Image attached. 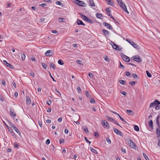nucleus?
<instances>
[{
  "label": "nucleus",
  "instance_id": "1",
  "mask_svg": "<svg viewBox=\"0 0 160 160\" xmlns=\"http://www.w3.org/2000/svg\"><path fill=\"white\" fill-rule=\"evenodd\" d=\"M116 1L123 10L128 13H129V12L127 9L126 5L122 2V0H116Z\"/></svg>",
  "mask_w": 160,
  "mask_h": 160
},
{
  "label": "nucleus",
  "instance_id": "2",
  "mask_svg": "<svg viewBox=\"0 0 160 160\" xmlns=\"http://www.w3.org/2000/svg\"><path fill=\"white\" fill-rule=\"evenodd\" d=\"M79 14L82 17V18L84 20L90 23H93V22L92 20L89 19L86 16L84 15L83 14L81 13H80Z\"/></svg>",
  "mask_w": 160,
  "mask_h": 160
},
{
  "label": "nucleus",
  "instance_id": "3",
  "mask_svg": "<svg viewBox=\"0 0 160 160\" xmlns=\"http://www.w3.org/2000/svg\"><path fill=\"white\" fill-rule=\"evenodd\" d=\"M160 104V102L157 100H155V101L151 103L149 105V107L151 108H153L157 105H158Z\"/></svg>",
  "mask_w": 160,
  "mask_h": 160
},
{
  "label": "nucleus",
  "instance_id": "4",
  "mask_svg": "<svg viewBox=\"0 0 160 160\" xmlns=\"http://www.w3.org/2000/svg\"><path fill=\"white\" fill-rule=\"evenodd\" d=\"M101 124L104 128H109L110 125L105 120L102 121L101 122Z\"/></svg>",
  "mask_w": 160,
  "mask_h": 160
},
{
  "label": "nucleus",
  "instance_id": "5",
  "mask_svg": "<svg viewBox=\"0 0 160 160\" xmlns=\"http://www.w3.org/2000/svg\"><path fill=\"white\" fill-rule=\"evenodd\" d=\"M126 41L131 44L134 48L138 49L139 48V46L134 42L131 41L129 39H126Z\"/></svg>",
  "mask_w": 160,
  "mask_h": 160
},
{
  "label": "nucleus",
  "instance_id": "6",
  "mask_svg": "<svg viewBox=\"0 0 160 160\" xmlns=\"http://www.w3.org/2000/svg\"><path fill=\"white\" fill-rule=\"evenodd\" d=\"M127 141L131 148H134L136 147V146L135 144L130 138H128L127 139Z\"/></svg>",
  "mask_w": 160,
  "mask_h": 160
},
{
  "label": "nucleus",
  "instance_id": "7",
  "mask_svg": "<svg viewBox=\"0 0 160 160\" xmlns=\"http://www.w3.org/2000/svg\"><path fill=\"white\" fill-rule=\"evenodd\" d=\"M112 44L111 45L112 46L113 48L117 50H118L120 51H121L122 50V49L121 48H119L118 45L115 43L114 42H111Z\"/></svg>",
  "mask_w": 160,
  "mask_h": 160
},
{
  "label": "nucleus",
  "instance_id": "8",
  "mask_svg": "<svg viewBox=\"0 0 160 160\" xmlns=\"http://www.w3.org/2000/svg\"><path fill=\"white\" fill-rule=\"evenodd\" d=\"M75 2L79 6L82 7L86 6V4L82 1L79 0H76Z\"/></svg>",
  "mask_w": 160,
  "mask_h": 160
},
{
  "label": "nucleus",
  "instance_id": "9",
  "mask_svg": "<svg viewBox=\"0 0 160 160\" xmlns=\"http://www.w3.org/2000/svg\"><path fill=\"white\" fill-rule=\"evenodd\" d=\"M133 60L135 61L138 62H141L142 60L140 57L138 55H136L133 57Z\"/></svg>",
  "mask_w": 160,
  "mask_h": 160
},
{
  "label": "nucleus",
  "instance_id": "10",
  "mask_svg": "<svg viewBox=\"0 0 160 160\" xmlns=\"http://www.w3.org/2000/svg\"><path fill=\"white\" fill-rule=\"evenodd\" d=\"M53 54V52L52 50L47 51L45 53V55L46 56H51Z\"/></svg>",
  "mask_w": 160,
  "mask_h": 160
},
{
  "label": "nucleus",
  "instance_id": "11",
  "mask_svg": "<svg viewBox=\"0 0 160 160\" xmlns=\"http://www.w3.org/2000/svg\"><path fill=\"white\" fill-rule=\"evenodd\" d=\"M122 57L123 60L125 61L126 62L129 61L130 59L128 57L126 56L123 54H122Z\"/></svg>",
  "mask_w": 160,
  "mask_h": 160
},
{
  "label": "nucleus",
  "instance_id": "12",
  "mask_svg": "<svg viewBox=\"0 0 160 160\" xmlns=\"http://www.w3.org/2000/svg\"><path fill=\"white\" fill-rule=\"evenodd\" d=\"M10 113L12 117H15L16 116L14 111L12 108H10Z\"/></svg>",
  "mask_w": 160,
  "mask_h": 160
},
{
  "label": "nucleus",
  "instance_id": "13",
  "mask_svg": "<svg viewBox=\"0 0 160 160\" xmlns=\"http://www.w3.org/2000/svg\"><path fill=\"white\" fill-rule=\"evenodd\" d=\"M103 25L106 26L107 28L109 29H112V27L111 26L110 24L106 22H103L102 23Z\"/></svg>",
  "mask_w": 160,
  "mask_h": 160
},
{
  "label": "nucleus",
  "instance_id": "14",
  "mask_svg": "<svg viewBox=\"0 0 160 160\" xmlns=\"http://www.w3.org/2000/svg\"><path fill=\"white\" fill-rule=\"evenodd\" d=\"M113 130L117 134L120 135L121 136H122V134L121 132V131L119 130H118L115 128H114L113 129Z\"/></svg>",
  "mask_w": 160,
  "mask_h": 160
},
{
  "label": "nucleus",
  "instance_id": "15",
  "mask_svg": "<svg viewBox=\"0 0 160 160\" xmlns=\"http://www.w3.org/2000/svg\"><path fill=\"white\" fill-rule=\"evenodd\" d=\"M4 63L8 67L11 68H13V67L11 64L8 63L6 61H3Z\"/></svg>",
  "mask_w": 160,
  "mask_h": 160
},
{
  "label": "nucleus",
  "instance_id": "16",
  "mask_svg": "<svg viewBox=\"0 0 160 160\" xmlns=\"http://www.w3.org/2000/svg\"><path fill=\"white\" fill-rule=\"evenodd\" d=\"M102 32L103 33V35L105 36H108L109 34V32L106 30L103 29Z\"/></svg>",
  "mask_w": 160,
  "mask_h": 160
},
{
  "label": "nucleus",
  "instance_id": "17",
  "mask_svg": "<svg viewBox=\"0 0 160 160\" xmlns=\"http://www.w3.org/2000/svg\"><path fill=\"white\" fill-rule=\"evenodd\" d=\"M77 23L78 25H85V24L83 23L82 21L79 19H78L77 20Z\"/></svg>",
  "mask_w": 160,
  "mask_h": 160
},
{
  "label": "nucleus",
  "instance_id": "18",
  "mask_svg": "<svg viewBox=\"0 0 160 160\" xmlns=\"http://www.w3.org/2000/svg\"><path fill=\"white\" fill-rule=\"evenodd\" d=\"M153 122L152 120H151L148 122L149 126L152 129L153 128Z\"/></svg>",
  "mask_w": 160,
  "mask_h": 160
},
{
  "label": "nucleus",
  "instance_id": "19",
  "mask_svg": "<svg viewBox=\"0 0 160 160\" xmlns=\"http://www.w3.org/2000/svg\"><path fill=\"white\" fill-rule=\"evenodd\" d=\"M156 133L157 135L158 138L160 137V131L158 128H157L156 129Z\"/></svg>",
  "mask_w": 160,
  "mask_h": 160
},
{
  "label": "nucleus",
  "instance_id": "20",
  "mask_svg": "<svg viewBox=\"0 0 160 160\" xmlns=\"http://www.w3.org/2000/svg\"><path fill=\"white\" fill-rule=\"evenodd\" d=\"M126 111L129 115H133L134 114L133 111L127 109Z\"/></svg>",
  "mask_w": 160,
  "mask_h": 160
},
{
  "label": "nucleus",
  "instance_id": "21",
  "mask_svg": "<svg viewBox=\"0 0 160 160\" xmlns=\"http://www.w3.org/2000/svg\"><path fill=\"white\" fill-rule=\"evenodd\" d=\"M89 4L92 7H94L95 6V3L93 0H89Z\"/></svg>",
  "mask_w": 160,
  "mask_h": 160
},
{
  "label": "nucleus",
  "instance_id": "22",
  "mask_svg": "<svg viewBox=\"0 0 160 160\" xmlns=\"http://www.w3.org/2000/svg\"><path fill=\"white\" fill-rule=\"evenodd\" d=\"M91 151L94 153H97V151L96 150L93 148H92L90 147V148Z\"/></svg>",
  "mask_w": 160,
  "mask_h": 160
},
{
  "label": "nucleus",
  "instance_id": "23",
  "mask_svg": "<svg viewBox=\"0 0 160 160\" xmlns=\"http://www.w3.org/2000/svg\"><path fill=\"white\" fill-rule=\"evenodd\" d=\"M27 103L28 104H30L31 103V100L29 97H27L26 99Z\"/></svg>",
  "mask_w": 160,
  "mask_h": 160
},
{
  "label": "nucleus",
  "instance_id": "24",
  "mask_svg": "<svg viewBox=\"0 0 160 160\" xmlns=\"http://www.w3.org/2000/svg\"><path fill=\"white\" fill-rule=\"evenodd\" d=\"M13 129L19 135H21V133L19 130L16 127L14 128Z\"/></svg>",
  "mask_w": 160,
  "mask_h": 160
},
{
  "label": "nucleus",
  "instance_id": "25",
  "mask_svg": "<svg viewBox=\"0 0 160 160\" xmlns=\"http://www.w3.org/2000/svg\"><path fill=\"white\" fill-rule=\"evenodd\" d=\"M107 118H108V120L109 121H110V122H114L115 121V120H114L112 118L109 117L108 116L107 117Z\"/></svg>",
  "mask_w": 160,
  "mask_h": 160
},
{
  "label": "nucleus",
  "instance_id": "26",
  "mask_svg": "<svg viewBox=\"0 0 160 160\" xmlns=\"http://www.w3.org/2000/svg\"><path fill=\"white\" fill-rule=\"evenodd\" d=\"M51 68H52L53 70L55 69V64L53 63H51L50 66Z\"/></svg>",
  "mask_w": 160,
  "mask_h": 160
},
{
  "label": "nucleus",
  "instance_id": "27",
  "mask_svg": "<svg viewBox=\"0 0 160 160\" xmlns=\"http://www.w3.org/2000/svg\"><path fill=\"white\" fill-rule=\"evenodd\" d=\"M134 128L135 130L137 131H139V128L136 125H135L134 126Z\"/></svg>",
  "mask_w": 160,
  "mask_h": 160
},
{
  "label": "nucleus",
  "instance_id": "28",
  "mask_svg": "<svg viewBox=\"0 0 160 160\" xmlns=\"http://www.w3.org/2000/svg\"><path fill=\"white\" fill-rule=\"evenodd\" d=\"M119 82L123 85L125 84V81L123 80L120 79L119 80Z\"/></svg>",
  "mask_w": 160,
  "mask_h": 160
},
{
  "label": "nucleus",
  "instance_id": "29",
  "mask_svg": "<svg viewBox=\"0 0 160 160\" xmlns=\"http://www.w3.org/2000/svg\"><path fill=\"white\" fill-rule=\"evenodd\" d=\"M142 155L144 157V158L146 160H150L148 157V156H147L146 154H145L144 153H142Z\"/></svg>",
  "mask_w": 160,
  "mask_h": 160
},
{
  "label": "nucleus",
  "instance_id": "30",
  "mask_svg": "<svg viewBox=\"0 0 160 160\" xmlns=\"http://www.w3.org/2000/svg\"><path fill=\"white\" fill-rule=\"evenodd\" d=\"M96 17L99 18H100L102 16V15L100 13H97L96 14Z\"/></svg>",
  "mask_w": 160,
  "mask_h": 160
},
{
  "label": "nucleus",
  "instance_id": "31",
  "mask_svg": "<svg viewBox=\"0 0 160 160\" xmlns=\"http://www.w3.org/2000/svg\"><path fill=\"white\" fill-rule=\"evenodd\" d=\"M108 4L111 6H113V2L111 1L110 0H109L107 2Z\"/></svg>",
  "mask_w": 160,
  "mask_h": 160
},
{
  "label": "nucleus",
  "instance_id": "32",
  "mask_svg": "<svg viewBox=\"0 0 160 160\" xmlns=\"http://www.w3.org/2000/svg\"><path fill=\"white\" fill-rule=\"evenodd\" d=\"M146 72L148 77L149 78H151L152 77V75L148 71H146Z\"/></svg>",
  "mask_w": 160,
  "mask_h": 160
},
{
  "label": "nucleus",
  "instance_id": "33",
  "mask_svg": "<svg viewBox=\"0 0 160 160\" xmlns=\"http://www.w3.org/2000/svg\"><path fill=\"white\" fill-rule=\"evenodd\" d=\"M58 63L61 65H62L64 64L63 61L62 60H59L58 61Z\"/></svg>",
  "mask_w": 160,
  "mask_h": 160
},
{
  "label": "nucleus",
  "instance_id": "34",
  "mask_svg": "<svg viewBox=\"0 0 160 160\" xmlns=\"http://www.w3.org/2000/svg\"><path fill=\"white\" fill-rule=\"evenodd\" d=\"M136 83L137 82L135 81H131L129 82V84L132 86L135 85Z\"/></svg>",
  "mask_w": 160,
  "mask_h": 160
},
{
  "label": "nucleus",
  "instance_id": "35",
  "mask_svg": "<svg viewBox=\"0 0 160 160\" xmlns=\"http://www.w3.org/2000/svg\"><path fill=\"white\" fill-rule=\"evenodd\" d=\"M21 57L22 60H25V55L24 54H21Z\"/></svg>",
  "mask_w": 160,
  "mask_h": 160
},
{
  "label": "nucleus",
  "instance_id": "36",
  "mask_svg": "<svg viewBox=\"0 0 160 160\" xmlns=\"http://www.w3.org/2000/svg\"><path fill=\"white\" fill-rule=\"evenodd\" d=\"M9 125L10 126L12 127L13 129L14 128L16 127L15 125L13 124L10 122L9 123Z\"/></svg>",
  "mask_w": 160,
  "mask_h": 160
},
{
  "label": "nucleus",
  "instance_id": "37",
  "mask_svg": "<svg viewBox=\"0 0 160 160\" xmlns=\"http://www.w3.org/2000/svg\"><path fill=\"white\" fill-rule=\"evenodd\" d=\"M42 67L44 68L45 69L47 68V65L45 63H42Z\"/></svg>",
  "mask_w": 160,
  "mask_h": 160
},
{
  "label": "nucleus",
  "instance_id": "38",
  "mask_svg": "<svg viewBox=\"0 0 160 160\" xmlns=\"http://www.w3.org/2000/svg\"><path fill=\"white\" fill-rule=\"evenodd\" d=\"M88 76L91 78H93L94 77L93 74L92 73L89 72L88 73Z\"/></svg>",
  "mask_w": 160,
  "mask_h": 160
},
{
  "label": "nucleus",
  "instance_id": "39",
  "mask_svg": "<svg viewBox=\"0 0 160 160\" xmlns=\"http://www.w3.org/2000/svg\"><path fill=\"white\" fill-rule=\"evenodd\" d=\"M104 59L105 61L107 62H109V58L106 56H104Z\"/></svg>",
  "mask_w": 160,
  "mask_h": 160
},
{
  "label": "nucleus",
  "instance_id": "40",
  "mask_svg": "<svg viewBox=\"0 0 160 160\" xmlns=\"http://www.w3.org/2000/svg\"><path fill=\"white\" fill-rule=\"evenodd\" d=\"M83 129L86 132H88V130L86 127H83Z\"/></svg>",
  "mask_w": 160,
  "mask_h": 160
},
{
  "label": "nucleus",
  "instance_id": "41",
  "mask_svg": "<svg viewBox=\"0 0 160 160\" xmlns=\"http://www.w3.org/2000/svg\"><path fill=\"white\" fill-rule=\"evenodd\" d=\"M106 140L107 142H108L109 144H110L111 143V141L109 138H107Z\"/></svg>",
  "mask_w": 160,
  "mask_h": 160
},
{
  "label": "nucleus",
  "instance_id": "42",
  "mask_svg": "<svg viewBox=\"0 0 160 160\" xmlns=\"http://www.w3.org/2000/svg\"><path fill=\"white\" fill-rule=\"evenodd\" d=\"M133 77L135 78H137L138 77V75L134 73H133L132 74Z\"/></svg>",
  "mask_w": 160,
  "mask_h": 160
},
{
  "label": "nucleus",
  "instance_id": "43",
  "mask_svg": "<svg viewBox=\"0 0 160 160\" xmlns=\"http://www.w3.org/2000/svg\"><path fill=\"white\" fill-rule=\"evenodd\" d=\"M20 146V145H18L17 143H15L14 147L16 148H19V147Z\"/></svg>",
  "mask_w": 160,
  "mask_h": 160
},
{
  "label": "nucleus",
  "instance_id": "44",
  "mask_svg": "<svg viewBox=\"0 0 160 160\" xmlns=\"http://www.w3.org/2000/svg\"><path fill=\"white\" fill-rule=\"evenodd\" d=\"M76 62L78 64H79L80 65L82 64V63H81L82 61L79 60H77L76 61Z\"/></svg>",
  "mask_w": 160,
  "mask_h": 160
},
{
  "label": "nucleus",
  "instance_id": "45",
  "mask_svg": "<svg viewBox=\"0 0 160 160\" xmlns=\"http://www.w3.org/2000/svg\"><path fill=\"white\" fill-rule=\"evenodd\" d=\"M90 102L91 103H95V101L93 98H92L91 99Z\"/></svg>",
  "mask_w": 160,
  "mask_h": 160
},
{
  "label": "nucleus",
  "instance_id": "46",
  "mask_svg": "<svg viewBox=\"0 0 160 160\" xmlns=\"http://www.w3.org/2000/svg\"><path fill=\"white\" fill-rule=\"evenodd\" d=\"M86 95L88 97V98H90V95L89 93H88V92L87 91H86Z\"/></svg>",
  "mask_w": 160,
  "mask_h": 160
},
{
  "label": "nucleus",
  "instance_id": "47",
  "mask_svg": "<svg viewBox=\"0 0 160 160\" xmlns=\"http://www.w3.org/2000/svg\"><path fill=\"white\" fill-rule=\"evenodd\" d=\"M77 90L79 93H81L82 92L81 89L79 87H77Z\"/></svg>",
  "mask_w": 160,
  "mask_h": 160
},
{
  "label": "nucleus",
  "instance_id": "48",
  "mask_svg": "<svg viewBox=\"0 0 160 160\" xmlns=\"http://www.w3.org/2000/svg\"><path fill=\"white\" fill-rule=\"evenodd\" d=\"M64 140L63 139H60L59 140V142L60 144L64 143Z\"/></svg>",
  "mask_w": 160,
  "mask_h": 160
},
{
  "label": "nucleus",
  "instance_id": "49",
  "mask_svg": "<svg viewBox=\"0 0 160 160\" xmlns=\"http://www.w3.org/2000/svg\"><path fill=\"white\" fill-rule=\"evenodd\" d=\"M121 150H122V152L124 154L126 152L125 149V148H121Z\"/></svg>",
  "mask_w": 160,
  "mask_h": 160
},
{
  "label": "nucleus",
  "instance_id": "50",
  "mask_svg": "<svg viewBox=\"0 0 160 160\" xmlns=\"http://www.w3.org/2000/svg\"><path fill=\"white\" fill-rule=\"evenodd\" d=\"M106 12L107 13V14L108 15L109 17H110L111 15V13H110V11H106Z\"/></svg>",
  "mask_w": 160,
  "mask_h": 160
},
{
  "label": "nucleus",
  "instance_id": "51",
  "mask_svg": "<svg viewBox=\"0 0 160 160\" xmlns=\"http://www.w3.org/2000/svg\"><path fill=\"white\" fill-rule=\"evenodd\" d=\"M155 109L157 110H159L160 108V107L159 106L157 105L155 106Z\"/></svg>",
  "mask_w": 160,
  "mask_h": 160
},
{
  "label": "nucleus",
  "instance_id": "52",
  "mask_svg": "<svg viewBox=\"0 0 160 160\" xmlns=\"http://www.w3.org/2000/svg\"><path fill=\"white\" fill-rule=\"evenodd\" d=\"M50 143V140L49 139H48L46 141V144L47 145H48Z\"/></svg>",
  "mask_w": 160,
  "mask_h": 160
},
{
  "label": "nucleus",
  "instance_id": "53",
  "mask_svg": "<svg viewBox=\"0 0 160 160\" xmlns=\"http://www.w3.org/2000/svg\"><path fill=\"white\" fill-rule=\"evenodd\" d=\"M85 138V139L86 141L87 142H88L89 143V144H90L91 143V142L90 141H89L87 139V138L86 137H84Z\"/></svg>",
  "mask_w": 160,
  "mask_h": 160
},
{
  "label": "nucleus",
  "instance_id": "54",
  "mask_svg": "<svg viewBox=\"0 0 160 160\" xmlns=\"http://www.w3.org/2000/svg\"><path fill=\"white\" fill-rule=\"evenodd\" d=\"M56 4L57 5H61L62 4V3L59 1H57L56 2Z\"/></svg>",
  "mask_w": 160,
  "mask_h": 160
},
{
  "label": "nucleus",
  "instance_id": "55",
  "mask_svg": "<svg viewBox=\"0 0 160 160\" xmlns=\"http://www.w3.org/2000/svg\"><path fill=\"white\" fill-rule=\"evenodd\" d=\"M64 18H59V21L60 22H63V21L64 20Z\"/></svg>",
  "mask_w": 160,
  "mask_h": 160
},
{
  "label": "nucleus",
  "instance_id": "56",
  "mask_svg": "<svg viewBox=\"0 0 160 160\" xmlns=\"http://www.w3.org/2000/svg\"><path fill=\"white\" fill-rule=\"evenodd\" d=\"M130 74V73L128 71H127L126 72V74L125 75L127 76H129Z\"/></svg>",
  "mask_w": 160,
  "mask_h": 160
},
{
  "label": "nucleus",
  "instance_id": "57",
  "mask_svg": "<svg viewBox=\"0 0 160 160\" xmlns=\"http://www.w3.org/2000/svg\"><path fill=\"white\" fill-rule=\"evenodd\" d=\"M47 103L50 106L51 104V102L50 100H49L47 101Z\"/></svg>",
  "mask_w": 160,
  "mask_h": 160
},
{
  "label": "nucleus",
  "instance_id": "58",
  "mask_svg": "<svg viewBox=\"0 0 160 160\" xmlns=\"http://www.w3.org/2000/svg\"><path fill=\"white\" fill-rule=\"evenodd\" d=\"M94 134L95 136L96 137H98L99 136V134L96 132H94Z\"/></svg>",
  "mask_w": 160,
  "mask_h": 160
},
{
  "label": "nucleus",
  "instance_id": "59",
  "mask_svg": "<svg viewBox=\"0 0 160 160\" xmlns=\"http://www.w3.org/2000/svg\"><path fill=\"white\" fill-rule=\"evenodd\" d=\"M114 124H116L117 125H118L120 126L122 128V127L118 124V122L116 121L115 120L114 122H113Z\"/></svg>",
  "mask_w": 160,
  "mask_h": 160
},
{
  "label": "nucleus",
  "instance_id": "60",
  "mask_svg": "<svg viewBox=\"0 0 160 160\" xmlns=\"http://www.w3.org/2000/svg\"><path fill=\"white\" fill-rule=\"evenodd\" d=\"M47 112H50L51 111V109L50 108H48L47 111Z\"/></svg>",
  "mask_w": 160,
  "mask_h": 160
},
{
  "label": "nucleus",
  "instance_id": "61",
  "mask_svg": "<svg viewBox=\"0 0 160 160\" xmlns=\"http://www.w3.org/2000/svg\"><path fill=\"white\" fill-rule=\"evenodd\" d=\"M38 124L39 125V126L41 127H42V122H41L39 121H38Z\"/></svg>",
  "mask_w": 160,
  "mask_h": 160
},
{
  "label": "nucleus",
  "instance_id": "62",
  "mask_svg": "<svg viewBox=\"0 0 160 160\" xmlns=\"http://www.w3.org/2000/svg\"><path fill=\"white\" fill-rule=\"evenodd\" d=\"M119 117V118H120V119L122 121H123L124 122H125V120H124V119L122 118V117H121L119 115H118Z\"/></svg>",
  "mask_w": 160,
  "mask_h": 160
},
{
  "label": "nucleus",
  "instance_id": "63",
  "mask_svg": "<svg viewBox=\"0 0 160 160\" xmlns=\"http://www.w3.org/2000/svg\"><path fill=\"white\" fill-rule=\"evenodd\" d=\"M62 121V118H59L58 119V121L59 122H61Z\"/></svg>",
  "mask_w": 160,
  "mask_h": 160
},
{
  "label": "nucleus",
  "instance_id": "64",
  "mask_svg": "<svg viewBox=\"0 0 160 160\" xmlns=\"http://www.w3.org/2000/svg\"><path fill=\"white\" fill-rule=\"evenodd\" d=\"M46 122L48 123H50L51 122V120L50 119H48L46 121Z\"/></svg>",
  "mask_w": 160,
  "mask_h": 160
}]
</instances>
